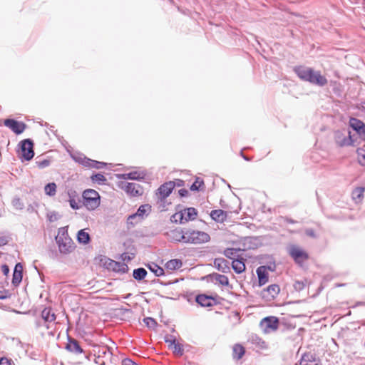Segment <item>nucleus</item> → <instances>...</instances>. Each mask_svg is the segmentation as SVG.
<instances>
[{
    "label": "nucleus",
    "instance_id": "1",
    "mask_svg": "<svg viewBox=\"0 0 365 365\" xmlns=\"http://www.w3.org/2000/svg\"><path fill=\"white\" fill-rule=\"evenodd\" d=\"M294 71L297 76L302 81L309 82L310 83L321 87L327 84V79L321 74L320 71H314L311 68L302 66L295 67Z\"/></svg>",
    "mask_w": 365,
    "mask_h": 365
},
{
    "label": "nucleus",
    "instance_id": "2",
    "mask_svg": "<svg viewBox=\"0 0 365 365\" xmlns=\"http://www.w3.org/2000/svg\"><path fill=\"white\" fill-rule=\"evenodd\" d=\"M58 245L59 252L61 254H70L75 249V244L68 236L66 227H60L58 230V235L55 238Z\"/></svg>",
    "mask_w": 365,
    "mask_h": 365
},
{
    "label": "nucleus",
    "instance_id": "3",
    "mask_svg": "<svg viewBox=\"0 0 365 365\" xmlns=\"http://www.w3.org/2000/svg\"><path fill=\"white\" fill-rule=\"evenodd\" d=\"M83 205L89 210H94L100 205V195L98 192L93 189H88L83 191Z\"/></svg>",
    "mask_w": 365,
    "mask_h": 365
},
{
    "label": "nucleus",
    "instance_id": "4",
    "mask_svg": "<svg viewBox=\"0 0 365 365\" xmlns=\"http://www.w3.org/2000/svg\"><path fill=\"white\" fill-rule=\"evenodd\" d=\"M186 243L202 244L207 242L210 240V235L205 232L192 229L185 230Z\"/></svg>",
    "mask_w": 365,
    "mask_h": 365
},
{
    "label": "nucleus",
    "instance_id": "5",
    "mask_svg": "<svg viewBox=\"0 0 365 365\" xmlns=\"http://www.w3.org/2000/svg\"><path fill=\"white\" fill-rule=\"evenodd\" d=\"M197 212L194 207H189L179 212L175 213L173 215L172 218L176 222L180 224H184L189 220H193L197 217Z\"/></svg>",
    "mask_w": 365,
    "mask_h": 365
},
{
    "label": "nucleus",
    "instance_id": "6",
    "mask_svg": "<svg viewBox=\"0 0 365 365\" xmlns=\"http://www.w3.org/2000/svg\"><path fill=\"white\" fill-rule=\"evenodd\" d=\"M334 137L335 143L340 147L349 146L354 143L351 132L346 129L336 130Z\"/></svg>",
    "mask_w": 365,
    "mask_h": 365
},
{
    "label": "nucleus",
    "instance_id": "7",
    "mask_svg": "<svg viewBox=\"0 0 365 365\" xmlns=\"http://www.w3.org/2000/svg\"><path fill=\"white\" fill-rule=\"evenodd\" d=\"M288 253L294 262L300 265L309 257L308 254L303 249L295 245L288 247Z\"/></svg>",
    "mask_w": 365,
    "mask_h": 365
},
{
    "label": "nucleus",
    "instance_id": "8",
    "mask_svg": "<svg viewBox=\"0 0 365 365\" xmlns=\"http://www.w3.org/2000/svg\"><path fill=\"white\" fill-rule=\"evenodd\" d=\"M19 155L25 160H30L34 155V143L31 139H25L20 143Z\"/></svg>",
    "mask_w": 365,
    "mask_h": 365
},
{
    "label": "nucleus",
    "instance_id": "9",
    "mask_svg": "<svg viewBox=\"0 0 365 365\" xmlns=\"http://www.w3.org/2000/svg\"><path fill=\"white\" fill-rule=\"evenodd\" d=\"M259 326L264 333H269L277 329L279 320L275 317H267L262 319Z\"/></svg>",
    "mask_w": 365,
    "mask_h": 365
},
{
    "label": "nucleus",
    "instance_id": "10",
    "mask_svg": "<svg viewBox=\"0 0 365 365\" xmlns=\"http://www.w3.org/2000/svg\"><path fill=\"white\" fill-rule=\"evenodd\" d=\"M150 211L151 206L150 205L144 204L140 205L135 213L130 215L128 217V223L131 225L137 223V222L134 221L136 218L142 220L144 218L145 216L148 215Z\"/></svg>",
    "mask_w": 365,
    "mask_h": 365
},
{
    "label": "nucleus",
    "instance_id": "11",
    "mask_svg": "<svg viewBox=\"0 0 365 365\" xmlns=\"http://www.w3.org/2000/svg\"><path fill=\"white\" fill-rule=\"evenodd\" d=\"M121 187L128 195L133 197L140 196L143 194L142 187L135 182H123Z\"/></svg>",
    "mask_w": 365,
    "mask_h": 365
},
{
    "label": "nucleus",
    "instance_id": "12",
    "mask_svg": "<svg viewBox=\"0 0 365 365\" xmlns=\"http://www.w3.org/2000/svg\"><path fill=\"white\" fill-rule=\"evenodd\" d=\"M168 238L172 242L186 243L185 230L180 228L172 230L167 232Z\"/></svg>",
    "mask_w": 365,
    "mask_h": 365
},
{
    "label": "nucleus",
    "instance_id": "13",
    "mask_svg": "<svg viewBox=\"0 0 365 365\" xmlns=\"http://www.w3.org/2000/svg\"><path fill=\"white\" fill-rule=\"evenodd\" d=\"M5 126L9 128L16 134L22 133L26 128V125L22 122H19L14 119H6L4 120Z\"/></svg>",
    "mask_w": 365,
    "mask_h": 365
},
{
    "label": "nucleus",
    "instance_id": "14",
    "mask_svg": "<svg viewBox=\"0 0 365 365\" xmlns=\"http://www.w3.org/2000/svg\"><path fill=\"white\" fill-rule=\"evenodd\" d=\"M279 291V287L277 284H274L267 287V289H264L262 291V294L264 298L273 299L278 295Z\"/></svg>",
    "mask_w": 365,
    "mask_h": 365
},
{
    "label": "nucleus",
    "instance_id": "15",
    "mask_svg": "<svg viewBox=\"0 0 365 365\" xmlns=\"http://www.w3.org/2000/svg\"><path fill=\"white\" fill-rule=\"evenodd\" d=\"M267 269H271L270 267L260 266L257 269L259 286L262 287L268 282Z\"/></svg>",
    "mask_w": 365,
    "mask_h": 365
},
{
    "label": "nucleus",
    "instance_id": "16",
    "mask_svg": "<svg viewBox=\"0 0 365 365\" xmlns=\"http://www.w3.org/2000/svg\"><path fill=\"white\" fill-rule=\"evenodd\" d=\"M175 187V182L170 181L164 183L158 188V193L161 198L165 199L170 195Z\"/></svg>",
    "mask_w": 365,
    "mask_h": 365
},
{
    "label": "nucleus",
    "instance_id": "17",
    "mask_svg": "<svg viewBox=\"0 0 365 365\" xmlns=\"http://www.w3.org/2000/svg\"><path fill=\"white\" fill-rule=\"evenodd\" d=\"M145 173L144 172L133 171L128 173H123L118 175V178L123 180H140L144 179Z\"/></svg>",
    "mask_w": 365,
    "mask_h": 365
},
{
    "label": "nucleus",
    "instance_id": "18",
    "mask_svg": "<svg viewBox=\"0 0 365 365\" xmlns=\"http://www.w3.org/2000/svg\"><path fill=\"white\" fill-rule=\"evenodd\" d=\"M214 265L223 273L230 272V262L224 258H216L214 261Z\"/></svg>",
    "mask_w": 365,
    "mask_h": 365
},
{
    "label": "nucleus",
    "instance_id": "19",
    "mask_svg": "<svg viewBox=\"0 0 365 365\" xmlns=\"http://www.w3.org/2000/svg\"><path fill=\"white\" fill-rule=\"evenodd\" d=\"M66 349L75 354H81L83 352V349L79 345L78 341L71 338H68V341L66 346Z\"/></svg>",
    "mask_w": 365,
    "mask_h": 365
},
{
    "label": "nucleus",
    "instance_id": "20",
    "mask_svg": "<svg viewBox=\"0 0 365 365\" xmlns=\"http://www.w3.org/2000/svg\"><path fill=\"white\" fill-rule=\"evenodd\" d=\"M211 281L215 283H217L222 286H228L229 279L225 275L220 274L217 273H213L209 275Z\"/></svg>",
    "mask_w": 365,
    "mask_h": 365
},
{
    "label": "nucleus",
    "instance_id": "21",
    "mask_svg": "<svg viewBox=\"0 0 365 365\" xmlns=\"http://www.w3.org/2000/svg\"><path fill=\"white\" fill-rule=\"evenodd\" d=\"M210 217L217 222H223L227 217V213L222 210H214L211 211Z\"/></svg>",
    "mask_w": 365,
    "mask_h": 365
},
{
    "label": "nucleus",
    "instance_id": "22",
    "mask_svg": "<svg viewBox=\"0 0 365 365\" xmlns=\"http://www.w3.org/2000/svg\"><path fill=\"white\" fill-rule=\"evenodd\" d=\"M212 297L205 294H199L196 297V302L204 307L212 306Z\"/></svg>",
    "mask_w": 365,
    "mask_h": 365
},
{
    "label": "nucleus",
    "instance_id": "23",
    "mask_svg": "<svg viewBox=\"0 0 365 365\" xmlns=\"http://www.w3.org/2000/svg\"><path fill=\"white\" fill-rule=\"evenodd\" d=\"M232 267L236 273H242L245 270V264L244 259L241 257L240 259L237 258L236 259L232 260Z\"/></svg>",
    "mask_w": 365,
    "mask_h": 365
},
{
    "label": "nucleus",
    "instance_id": "24",
    "mask_svg": "<svg viewBox=\"0 0 365 365\" xmlns=\"http://www.w3.org/2000/svg\"><path fill=\"white\" fill-rule=\"evenodd\" d=\"M299 364L300 365H319L316 361L314 355L311 353L304 354Z\"/></svg>",
    "mask_w": 365,
    "mask_h": 365
},
{
    "label": "nucleus",
    "instance_id": "25",
    "mask_svg": "<svg viewBox=\"0 0 365 365\" xmlns=\"http://www.w3.org/2000/svg\"><path fill=\"white\" fill-rule=\"evenodd\" d=\"M248 341L260 349H264L267 347L266 343L259 336L255 334H252L249 336Z\"/></svg>",
    "mask_w": 365,
    "mask_h": 365
},
{
    "label": "nucleus",
    "instance_id": "26",
    "mask_svg": "<svg viewBox=\"0 0 365 365\" xmlns=\"http://www.w3.org/2000/svg\"><path fill=\"white\" fill-rule=\"evenodd\" d=\"M245 349L241 344H236L232 347V357L234 359L239 360L245 354Z\"/></svg>",
    "mask_w": 365,
    "mask_h": 365
},
{
    "label": "nucleus",
    "instance_id": "27",
    "mask_svg": "<svg viewBox=\"0 0 365 365\" xmlns=\"http://www.w3.org/2000/svg\"><path fill=\"white\" fill-rule=\"evenodd\" d=\"M182 266V262L180 259H170L165 264L167 269L173 271L180 269Z\"/></svg>",
    "mask_w": 365,
    "mask_h": 365
},
{
    "label": "nucleus",
    "instance_id": "28",
    "mask_svg": "<svg viewBox=\"0 0 365 365\" xmlns=\"http://www.w3.org/2000/svg\"><path fill=\"white\" fill-rule=\"evenodd\" d=\"M41 317L47 322H52L56 320V315L52 312L51 308H44L41 312Z\"/></svg>",
    "mask_w": 365,
    "mask_h": 365
},
{
    "label": "nucleus",
    "instance_id": "29",
    "mask_svg": "<svg viewBox=\"0 0 365 365\" xmlns=\"http://www.w3.org/2000/svg\"><path fill=\"white\" fill-rule=\"evenodd\" d=\"M147 274L148 272L145 269L140 267L133 270V277L135 279L140 281L146 277Z\"/></svg>",
    "mask_w": 365,
    "mask_h": 365
},
{
    "label": "nucleus",
    "instance_id": "30",
    "mask_svg": "<svg viewBox=\"0 0 365 365\" xmlns=\"http://www.w3.org/2000/svg\"><path fill=\"white\" fill-rule=\"evenodd\" d=\"M364 188L362 187H356L353 190L351 196L353 200L357 203L361 201L364 196Z\"/></svg>",
    "mask_w": 365,
    "mask_h": 365
},
{
    "label": "nucleus",
    "instance_id": "31",
    "mask_svg": "<svg viewBox=\"0 0 365 365\" xmlns=\"http://www.w3.org/2000/svg\"><path fill=\"white\" fill-rule=\"evenodd\" d=\"M77 240L79 243L86 245L90 241V235L88 232H85L84 230H81L78 232Z\"/></svg>",
    "mask_w": 365,
    "mask_h": 365
},
{
    "label": "nucleus",
    "instance_id": "32",
    "mask_svg": "<svg viewBox=\"0 0 365 365\" xmlns=\"http://www.w3.org/2000/svg\"><path fill=\"white\" fill-rule=\"evenodd\" d=\"M349 125L354 130L357 132L365 125V123L357 118H351L349 120Z\"/></svg>",
    "mask_w": 365,
    "mask_h": 365
},
{
    "label": "nucleus",
    "instance_id": "33",
    "mask_svg": "<svg viewBox=\"0 0 365 365\" xmlns=\"http://www.w3.org/2000/svg\"><path fill=\"white\" fill-rule=\"evenodd\" d=\"M147 267L157 277H160L164 274V269L155 263L148 264Z\"/></svg>",
    "mask_w": 365,
    "mask_h": 365
},
{
    "label": "nucleus",
    "instance_id": "34",
    "mask_svg": "<svg viewBox=\"0 0 365 365\" xmlns=\"http://www.w3.org/2000/svg\"><path fill=\"white\" fill-rule=\"evenodd\" d=\"M56 185L55 182H50L44 187L45 193L49 196H54L56 193Z\"/></svg>",
    "mask_w": 365,
    "mask_h": 365
},
{
    "label": "nucleus",
    "instance_id": "35",
    "mask_svg": "<svg viewBox=\"0 0 365 365\" xmlns=\"http://www.w3.org/2000/svg\"><path fill=\"white\" fill-rule=\"evenodd\" d=\"M112 264H113V269L114 271H117L121 273H125L128 269V267L125 263L122 262H116L113 261Z\"/></svg>",
    "mask_w": 365,
    "mask_h": 365
},
{
    "label": "nucleus",
    "instance_id": "36",
    "mask_svg": "<svg viewBox=\"0 0 365 365\" xmlns=\"http://www.w3.org/2000/svg\"><path fill=\"white\" fill-rule=\"evenodd\" d=\"M91 179L93 182H96L98 185L105 184L107 180L106 177L101 173L93 174L91 175Z\"/></svg>",
    "mask_w": 365,
    "mask_h": 365
},
{
    "label": "nucleus",
    "instance_id": "37",
    "mask_svg": "<svg viewBox=\"0 0 365 365\" xmlns=\"http://www.w3.org/2000/svg\"><path fill=\"white\" fill-rule=\"evenodd\" d=\"M170 349H172L173 353L176 355L182 356L183 354L184 349L182 345L178 341L175 342L171 347H170Z\"/></svg>",
    "mask_w": 365,
    "mask_h": 365
},
{
    "label": "nucleus",
    "instance_id": "38",
    "mask_svg": "<svg viewBox=\"0 0 365 365\" xmlns=\"http://www.w3.org/2000/svg\"><path fill=\"white\" fill-rule=\"evenodd\" d=\"M13 207L18 210H21L24 208V204L19 197H15L11 201Z\"/></svg>",
    "mask_w": 365,
    "mask_h": 365
},
{
    "label": "nucleus",
    "instance_id": "39",
    "mask_svg": "<svg viewBox=\"0 0 365 365\" xmlns=\"http://www.w3.org/2000/svg\"><path fill=\"white\" fill-rule=\"evenodd\" d=\"M22 277H23L22 273H19L18 272H14L13 277H12V284L14 286H18L21 283V282L22 280Z\"/></svg>",
    "mask_w": 365,
    "mask_h": 365
},
{
    "label": "nucleus",
    "instance_id": "40",
    "mask_svg": "<svg viewBox=\"0 0 365 365\" xmlns=\"http://www.w3.org/2000/svg\"><path fill=\"white\" fill-rule=\"evenodd\" d=\"M237 252L238 251L237 250L229 248L225 250L224 253L227 257L234 260L236 259L235 257L237 256Z\"/></svg>",
    "mask_w": 365,
    "mask_h": 365
},
{
    "label": "nucleus",
    "instance_id": "41",
    "mask_svg": "<svg viewBox=\"0 0 365 365\" xmlns=\"http://www.w3.org/2000/svg\"><path fill=\"white\" fill-rule=\"evenodd\" d=\"M146 326L149 328H154L157 325V322L151 317H146L143 319Z\"/></svg>",
    "mask_w": 365,
    "mask_h": 365
},
{
    "label": "nucleus",
    "instance_id": "42",
    "mask_svg": "<svg viewBox=\"0 0 365 365\" xmlns=\"http://www.w3.org/2000/svg\"><path fill=\"white\" fill-rule=\"evenodd\" d=\"M165 341L168 344V347H171L175 342L176 338L173 335H166L165 336Z\"/></svg>",
    "mask_w": 365,
    "mask_h": 365
},
{
    "label": "nucleus",
    "instance_id": "43",
    "mask_svg": "<svg viewBox=\"0 0 365 365\" xmlns=\"http://www.w3.org/2000/svg\"><path fill=\"white\" fill-rule=\"evenodd\" d=\"M202 185H203V181L202 180L200 181L199 178H197L196 180L190 186V190L192 191L199 190V189Z\"/></svg>",
    "mask_w": 365,
    "mask_h": 365
},
{
    "label": "nucleus",
    "instance_id": "44",
    "mask_svg": "<svg viewBox=\"0 0 365 365\" xmlns=\"http://www.w3.org/2000/svg\"><path fill=\"white\" fill-rule=\"evenodd\" d=\"M69 204H70L71 207L73 210H78L81 207L79 202L73 198H71L69 200Z\"/></svg>",
    "mask_w": 365,
    "mask_h": 365
},
{
    "label": "nucleus",
    "instance_id": "45",
    "mask_svg": "<svg viewBox=\"0 0 365 365\" xmlns=\"http://www.w3.org/2000/svg\"><path fill=\"white\" fill-rule=\"evenodd\" d=\"M106 165V163L93 160L91 168L96 169H102Z\"/></svg>",
    "mask_w": 365,
    "mask_h": 365
},
{
    "label": "nucleus",
    "instance_id": "46",
    "mask_svg": "<svg viewBox=\"0 0 365 365\" xmlns=\"http://www.w3.org/2000/svg\"><path fill=\"white\" fill-rule=\"evenodd\" d=\"M92 163H93V160L88 158L86 156L85 158H83L82 161V165L88 168H91Z\"/></svg>",
    "mask_w": 365,
    "mask_h": 365
},
{
    "label": "nucleus",
    "instance_id": "47",
    "mask_svg": "<svg viewBox=\"0 0 365 365\" xmlns=\"http://www.w3.org/2000/svg\"><path fill=\"white\" fill-rule=\"evenodd\" d=\"M304 286L305 284L303 282L300 281H297L294 284V289L297 290H301L304 289Z\"/></svg>",
    "mask_w": 365,
    "mask_h": 365
},
{
    "label": "nucleus",
    "instance_id": "48",
    "mask_svg": "<svg viewBox=\"0 0 365 365\" xmlns=\"http://www.w3.org/2000/svg\"><path fill=\"white\" fill-rule=\"evenodd\" d=\"M356 133L362 140H365V125L362 127L361 129L359 130Z\"/></svg>",
    "mask_w": 365,
    "mask_h": 365
},
{
    "label": "nucleus",
    "instance_id": "49",
    "mask_svg": "<svg viewBox=\"0 0 365 365\" xmlns=\"http://www.w3.org/2000/svg\"><path fill=\"white\" fill-rule=\"evenodd\" d=\"M0 365H11V360L7 358H1L0 359Z\"/></svg>",
    "mask_w": 365,
    "mask_h": 365
},
{
    "label": "nucleus",
    "instance_id": "50",
    "mask_svg": "<svg viewBox=\"0 0 365 365\" xmlns=\"http://www.w3.org/2000/svg\"><path fill=\"white\" fill-rule=\"evenodd\" d=\"M14 272H18L19 273H22L23 274V266L21 263H17L16 265H15V267H14Z\"/></svg>",
    "mask_w": 365,
    "mask_h": 365
},
{
    "label": "nucleus",
    "instance_id": "51",
    "mask_svg": "<svg viewBox=\"0 0 365 365\" xmlns=\"http://www.w3.org/2000/svg\"><path fill=\"white\" fill-rule=\"evenodd\" d=\"M305 233L307 235L311 237H316L315 232L313 229H307L305 230Z\"/></svg>",
    "mask_w": 365,
    "mask_h": 365
},
{
    "label": "nucleus",
    "instance_id": "52",
    "mask_svg": "<svg viewBox=\"0 0 365 365\" xmlns=\"http://www.w3.org/2000/svg\"><path fill=\"white\" fill-rule=\"evenodd\" d=\"M122 365H137V364L130 359H125L122 361Z\"/></svg>",
    "mask_w": 365,
    "mask_h": 365
},
{
    "label": "nucleus",
    "instance_id": "53",
    "mask_svg": "<svg viewBox=\"0 0 365 365\" xmlns=\"http://www.w3.org/2000/svg\"><path fill=\"white\" fill-rule=\"evenodd\" d=\"M1 271L4 275H7L9 272V267L6 264H3L1 266Z\"/></svg>",
    "mask_w": 365,
    "mask_h": 365
},
{
    "label": "nucleus",
    "instance_id": "54",
    "mask_svg": "<svg viewBox=\"0 0 365 365\" xmlns=\"http://www.w3.org/2000/svg\"><path fill=\"white\" fill-rule=\"evenodd\" d=\"M358 154H359V158L361 156L363 158V160H360V162L361 163H365V151L363 150H358Z\"/></svg>",
    "mask_w": 365,
    "mask_h": 365
},
{
    "label": "nucleus",
    "instance_id": "55",
    "mask_svg": "<svg viewBox=\"0 0 365 365\" xmlns=\"http://www.w3.org/2000/svg\"><path fill=\"white\" fill-rule=\"evenodd\" d=\"M178 193L180 197H186L188 194V190L186 189H180L179 190Z\"/></svg>",
    "mask_w": 365,
    "mask_h": 365
},
{
    "label": "nucleus",
    "instance_id": "56",
    "mask_svg": "<svg viewBox=\"0 0 365 365\" xmlns=\"http://www.w3.org/2000/svg\"><path fill=\"white\" fill-rule=\"evenodd\" d=\"M49 165V161L47 160H44L42 162L39 163V167L41 168H46Z\"/></svg>",
    "mask_w": 365,
    "mask_h": 365
},
{
    "label": "nucleus",
    "instance_id": "57",
    "mask_svg": "<svg viewBox=\"0 0 365 365\" xmlns=\"http://www.w3.org/2000/svg\"><path fill=\"white\" fill-rule=\"evenodd\" d=\"M8 240L6 237L0 236V247L6 245Z\"/></svg>",
    "mask_w": 365,
    "mask_h": 365
},
{
    "label": "nucleus",
    "instance_id": "58",
    "mask_svg": "<svg viewBox=\"0 0 365 365\" xmlns=\"http://www.w3.org/2000/svg\"><path fill=\"white\" fill-rule=\"evenodd\" d=\"M83 158H85L84 155H80V156H78V157H75L74 158V160L78 162V163L81 164L82 165V161H83Z\"/></svg>",
    "mask_w": 365,
    "mask_h": 365
},
{
    "label": "nucleus",
    "instance_id": "59",
    "mask_svg": "<svg viewBox=\"0 0 365 365\" xmlns=\"http://www.w3.org/2000/svg\"><path fill=\"white\" fill-rule=\"evenodd\" d=\"M183 183H184V182L182 180H177L176 185L177 186H182V185H183Z\"/></svg>",
    "mask_w": 365,
    "mask_h": 365
},
{
    "label": "nucleus",
    "instance_id": "60",
    "mask_svg": "<svg viewBox=\"0 0 365 365\" xmlns=\"http://www.w3.org/2000/svg\"><path fill=\"white\" fill-rule=\"evenodd\" d=\"M8 297L6 294H4L1 291H0V299H5Z\"/></svg>",
    "mask_w": 365,
    "mask_h": 365
},
{
    "label": "nucleus",
    "instance_id": "61",
    "mask_svg": "<svg viewBox=\"0 0 365 365\" xmlns=\"http://www.w3.org/2000/svg\"><path fill=\"white\" fill-rule=\"evenodd\" d=\"M241 156H242V157L245 160H247V161H250V159L248 157H247L246 155H245L242 153V152H241Z\"/></svg>",
    "mask_w": 365,
    "mask_h": 365
},
{
    "label": "nucleus",
    "instance_id": "62",
    "mask_svg": "<svg viewBox=\"0 0 365 365\" xmlns=\"http://www.w3.org/2000/svg\"><path fill=\"white\" fill-rule=\"evenodd\" d=\"M287 222H289V223H292V224L296 222V221H294L292 219H287Z\"/></svg>",
    "mask_w": 365,
    "mask_h": 365
},
{
    "label": "nucleus",
    "instance_id": "63",
    "mask_svg": "<svg viewBox=\"0 0 365 365\" xmlns=\"http://www.w3.org/2000/svg\"><path fill=\"white\" fill-rule=\"evenodd\" d=\"M1 215H2V211H1V210L0 209V217L1 216Z\"/></svg>",
    "mask_w": 365,
    "mask_h": 365
},
{
    "label": "nucleus",
    "instance_id": "64",
    "mask_svg": "<svg viewBox=\"0 0 365 365\" xmlns=\"http://www.w3.org/2000/svg\"><path fill=\"white\" fill-rule=\"evenodd\" d=\"M137 365H138V364H137Z\"/></svg>",
    "mask_w": 365,
    "mask_h": 365
}]
</instances>
